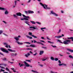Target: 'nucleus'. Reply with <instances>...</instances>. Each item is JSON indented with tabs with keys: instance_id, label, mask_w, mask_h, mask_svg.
<instances>
[{
	"instance_id": "59",
	"label": "nucleus",
	"mask_w": 73,
	"mask_h": 73,
	"mask_svg": "<svg viewBox=\"0 0 73 73\" xmlns=\"http://www.w3.org/2000/svg\"><path fill=\"white\" fill-rule=\"evenodd\" d=\"M3 33V31H0V34H1V33Z\"/></svg>"
},
{
	"instance_id": "38",
	"label": "nucleus",
	"mask_w": 73,
	"mask_h": 73,
	"mask_svg": "<svg viewBox=\"0 0 73 73\" xmlns=\"http://www.w3.org/2000/svg\"><path fill=\"white\" fill-rule=\"evenodd\" d=\"M36 23H37L38 24H39V25H41V23L38 22H36Z\"/></svg>"
},
{
	"instance_id": "52",
	"label": "nucleus",
	"mask_w": 73,
	"mask_h": 73,
	"mask_svg": "<svg viewBox=\"0 0 73 73\" xmlns=\"http://www.w3.org/2000/svg\"><path fill=\"white\" fill-rule=\"evenodd\" d=\"M37 54V52H36L35 53V54H33V56H36Z\"/></svg>"
},
{
	"instance_id": "22",
	"label": "nucleus",
	"mask_w": 73,
	"mask_h": 73,
	"mask_svg": "<svg viewBox=\"0 0 73 73\" xmlns=\"http://www.w3.org/2000/svg\"><path fill=\"white\" fill-rule=\"evenodd\" d=\"M14 39H15L16 41H19V38H18V37H17L16 38H14Z\"/></svg>"
},
{
	"instance_id": "23",
	"label": "nucleus",
	"mask_w": 73,
	"mask_h": 73,
	"mask_svg": "<svg viewBox=\"0 0 73 73\" xmlns=\"http://www.w3.org/2000/svg\"><path fill=\"white\" fill-rule=\"evenodd\" d=\"M26 36L27 38H29L30 39H32V37H30L28 35H27Z\"/></svg>"
},
{
	"instance_id": "29",
	"label": "nucleus",
	"mask_w": 73,
	"mask_h": 73,
	"mask_svg": "<svg viewBox=\"0 0 73 73\" xmlns=\"http://www.w3.org/2000/svg\"><path fill=\"white\" fill-rule=\"evenodd\" d=\"M42 48H43V49H47V48L46 47H44V46H42Z\"/></svg>"
},
{
	"instance_id": "30",
	"label": "nucleus",
	"mask_w": 73,
	"mask_h": 73,
	"mask_svg": "<svg viewBox=\"0 0 73 73\" xmlns=\"http://www.w3.org/2000/svg\"><path fill=\"white\" fill-rule=\"evenodd\" d=\"M24 44H31V43L28 42H25L24 43Z\"/></svg>"
},
{
	"instance_id": "62",
	"label": "nucleus",
	"mask_w": 73,
	"mask_h": 73,
	"mask_svg": "<svg viewBox=\"0 0 73 73\" xmlns=\"http://www.w3.org/2000/svg\"><path fill=\"white\" fill-rule=\"evenodd\" d=\"M3 35H5V36H8V35H7L3 33Z\"/></svg>"
},
{
	"instance_id": "12",
	"label": "nucleus",
	"mask_w": 73,
	"mask_h": 73,
	"mask_svg": "<svg viewBox=\"0 0 73 73\" xmlns=\"http://www.w3.org/2000/svg\"><path fill=\"white\" fill-rule=\"evenodd\" d=\"M25 23L26 24H27V25L30 26V25H29V21H25Z\"/></svg>"
},
{
	"instance_id": "47",
	"label": "nucleus",
	"mask_w": 73,
	"mask_h": 73,
	"mask_svg": "<svg viewBox=\"0 0 73 73\" xmlns=\"http://www.w3.org/2000/svg\"><path fill=\"white\" fill-rule=\"evenodd\" d=\"M61 29H60L59 30V32L58 33H60V32H61Z\"/></svg>"
},
{
	"instance_id": "44",
	"label": "nucleus",
	"mask_w": 73,
	"mask_h": 73,
	"mask_svg": "<svg viewBox=\"0 0 73 73\" xmlns=\"http://www.w3.org/2000/svg\"><path fill=\"white\" fill-rule=\"evenodd\" d=\"M1 72H5V70H4L3 69H1Z\"/></svg>"
},
{
	"instance_id": "26",
	"label": "nucleus",
	"mask_w": 73,
	"mask_h": 73,
	"mask_svg": "<svg viewBox=\"0 0 73 73\" xmlns=\"http://www.w3.org/2000/svg\"><path fill=\"white\" fill-rule=\"evenodd\" d=\"M33 41L34 43H36H36H37V44H38V42H37V41H36V40H34Z\"/></svg>"
},
{
	"instance_id": "46",
	"label": "nucleus",
	"mask_w": 73,
	"mask_h": 73,
	"mask_svg": "<svg viewBox=\"0 0 73 73\" xmlns=\"http://www.w3.org/2000/svg\"><path fill=\"white\" fill-rule=\"evenodd\" d=\"M31 71H32V72H34V73H35L36 72V71H34V70H31Z\"/></svg>"
},
{
	"instance_id": "27",
	"label": "nucleus",
	"mask_w": 73,
	"mask_h": 73,
	"mask_svg": "<svg viewBox=\"0 0 73 73\" xmlns=\"http://www.w3.org/2000/svg\"><path fill=\"white\" fill-rule=\"evenodd\" d=\"M25 61H28V62H31V60H25Z\"/></svg>"
},
{
	"instance_id": "45",
	"label": "nucleus",
	"mask_w": 73,
	"mask_h": 73,
	"mask_svg": "<svg viewBox=\"0 0 73 73\" xmlns=\"http://www.w3.org/2000/svg\"><path fill=\"white\" fill-rule=\"evenodd\" d=\"M23 63H24V64H28L27 63V62H26V61H24L23 62Z\"/></svg>"
},
{
	"instance_id": "9",
	"label": "nucleus",
	"mask_w": 73,
	"mask_h": 73,
	"mask_svg": "<svg viewBox=\"0 0 73 73\" xmlns=\"http://www.w3.org/2000/svg\"><path fill=\"white\" fill-rule=\"evenodd\" d=\"M30 47H32V48H35V47H36L37 46H36L33 44H31L30 46Z\"/></svg>"
},
{
	"instance_id": "50",
	"label": "nucleus",
	"mask_w": 73,
	"mask_h": 73,
	"mask_svg": "<svg viewBox=\"0 0 73 73\" xmlns=\"http://www.w3.org/2000/svg\"><path fill=\"white\" fill-rule=\"evenodd\" d=\"M3 44H4V45H8V44H7V43H3Z\"/></svg>"
},
{
	"instance_id": "11",
	"label": "nucleus",
	"mask_w": 73,
	"mask_h": 73,
	"mask_svg": "<svg viewBox=\"0 0 73 73\" xmlns=\"http://www.w3.org/2000/svg\"><path fill=\"white\" fill-rule=\"evenodd\" d=\"M44 51H40L39 53L40 55H42L44 53Z\"/></svg>"
},
{
	"instance_id": "53",
	"label": "nucleus",
	"mask_w": 73,
	"mask_h": 73,
	"mask_svg": "<svg viewBox=\"0 0 73 73\" xmlns=\"http://www.w3.org/2000/svg\"><path fill=\"white\" fill-rule=\"evenodd\" d=\"M13 16L14 17H17V16L16 15L14 14L13 15Z\"/></svg>"
},
{
	"instance_id": "49",
	"label": "nucleus",
	"mask_w": 73,
	"mask_h": 73,
	"mask_svg": "<svg viewBox=\"0 0 73 73\" xmlns=\"http://www.w3.org/2000/svg\"><path fill=\"white\" fill-rule=\"evenodd\" d=\"M3 21V23H5V24H7V23L5 22V21Z\"/></svg>"
},
{
	"instance_id": "5",
	"label": "nucleus",
	"mask_w": 73,
	"mask_h": 73,
	"mask_svg": "<svg viewBox=\"0 0 73 73\" xmlns=\"http://www.w3.org/2000/svg\"><path fill=\"white\" fill-rule=\"evenodd\" d=\"M16 15L17 16H21H21L22 15V14H21L20 13H16Z\"/></svg>"
},
{
	"instance_id": "31",
	"label": "nucleus",
	"mask_w": 73,
	"mask_h": 73,
	"mask_svg": "<svg viewBox=\"0 0 73 73\" xmlns=\"http://www.w3.org/2000/svg\"><path fill=\"white\" fill-rule=\"evenodd\" d=\"M31 36H32V37H33L34 38H37V36H35L34 35H31Z\"/></svg>"
},
{
	"instance_id": "3",
	"label": "nucleus",
	"mask_w": 73,
	"mask_h": 73,
	"mask_svg": "<svg viewBox=\"0 0 73 73\" xmlns=\"http://www.w3.org/2000/svg\"><path fill=\"white\" fill-rule=\"evenodd\" d=\"M48 6L46 4H44V9H50V7H47Z\"/></svg>"
},
{
	"instance_id": "57",
	"label": "nucleus",
	"mask_w": 73,
	"mask_h": 73,
	"mask_svg": "<svg viewBox=\"0 0 73 73\" xmlns=\"http://www.w3.org/2000/svg\"><path fill=\"white\" fill-rule=\"evenodd\" d=\"M15 5L16 6V3H17V1H15Z\"/></svg>"
},
{
	"instance_id": "61",
	"label": "nucleus",
	"mask_w": 73,
	"mask_h": 73,
	"mask_svg": "<svg viewBox=\"0 0 73 73\" xmlns=\"http://www.w3.org/2000/svg\"><path fill=\"white\" fill-rule=\"evenodd\" d=\"M31 0H29V1L27 2L28 3H31Z\"/></svg>"
},
{
	"instance_id": "16",
	"label": "nucleus",
	"mask_w": 73,
	"mask_h": 73,
	"mask_svg": "<svg viewBox=\"0 0 73 73\" xmlns=\"http://www.w3.org/2000/svg\"><path fill=\"white\" fill-rule=\"evenodd\" d=\"M67 50H68V51H69L70 52H71V53H73V50H71V49L68 48L67 49Z\"/></svg>"
},
{
	"instance_id": "58",
	"label": "nucleus",
	"mask_w": 73,
	"mask_h": 73,
	"mask_svg": "<svg viewBox=\"0 0 73 73\" xmlns=\"http://www.w3.org/2000/svg\"><path fill=\"white\" fill-rule=\"evenodd\" d=\"M50 73H57V72H54L53 71H50Z\"/></svg>"
},
{
	"instance_id": "24",
	"label": "nucleus",
	"mask_w": 73,
	"mask_h": 73,
	"mask_svg": "<svg viewBox=\"0 0 73 73\" xmlns=\"http://www.w3.org/2000/svg\"><path fill=\"white\" fill-rule=\"evenodd\" d=\"M69 58H72V59H73V57L72 56V55H70L69 56Z\"/></svg>"
},
{
	"instance_id": "55",
	"label": "nucleus",
	"mask_w": 73,
	"mask_h": 73,
	"mask_svg": "<svg viewBox=\"0 0 73 73\" xmlns=\"http://www.w3.org/2000/svg\"><path fill=\"white\" fill-rule=\"evenodd\" d=\"M29 35L30 36L32 35V34L30 32L29 33Z\"/></svg>"
},
{
	"instance_id": "33",
	"label": "nucleus",
	"mask_w": 73,
	"mask_h": 73,
	"mask_svg": "<svg viewBox=\"0 0 73 73\" xmlns=\"http://www.w3.org/2000/svg\"><path fill=\"white\" fill-rule=\"evenodd\" d=\"M7 60V58H4L3 59V61H6Z\"/></svg>"
},
{
	"instance_id": "18",
	"label": "nucleus",
	"mask_w": 73,
	"mask_h": 73,
	"mask_svg": "<svg viewBox=\"0 0 73 73\" xmlns=\"http://www.w3.org/2000/svg\"><path fill=\"white\" fill-rule=\"evenodd\" d=\"M59 66H66V64H59Z\"/></svg>"
},
{
	"instance_id": "15",
	"label": "nucleus",
	"mask_w": 73,
	"mask_h": 73,
	"mask_svg": "<svg viewBox=\"0 0 73 73\" xmlns=\"http://www.w3.org/2000/svg\"><path fill=\"white\" fill-rule=\"evenodd\" d=\"M11 56H17V53H15V54H14V53H12L11 54Z\"/></svg>"
},
{
	"instance_id": "25",
	"label": "nucleus",
	"mask_w": 73,
	"mask_h": 73,
	"mask_svg": "<svg viewBox=\"0 0 73 73\" xmlns=\"http://www.w3.org/2000/svg\"><path fill=\"white\" fill-rule=\"evenodd\" d=\"M5 9L4 8L1 7H0V10H5Z\"/></svg>"
},
{
	"instance_id": "4",
	"label": "nucleus",
	"mask_w": 73,
	"mask_h": 73,
	"mask_svg": "<svg viewBox=\"0 0 73 73\" xmlns=\"http://www.w3.org/2000/svg\"><path fill=\"white\" fill-rule=\"evenodd\" d=\"M51 13L52 14V15H54L55 16H58V15L56 14V13L53 12V11H51Z\"/></svg>"
},
{
	"instance_id": "64",
	"label": "nucleus",
	"mask_w": 73,
	"mask_h": 73,
	"mask_svg": "<svg viewBox=\"0 0 73 73\" xmlns=\"http://www.w3.org/2000/svg\"><path fill=\"white\" fill-rule=\"evenodd\" d=\"M71 39L72 41H73V37H72Z\"/></svg>"
},
{
	"instance_id": "60",
	"label": "nucleus",
	"mask_w": 73,
	"mask_h": 73,
	"mask_svg": "<svg viewBox=\"0 0 73 73\" xmlns=\"http://www.w3.org/2000/svg\"><path fill=\"white\" fill-rule=\"evenodd\" d=\"M40 41H41V42H45L44 41L42 40H41Z\"/></svg>"
},
{
	"instance_id": "48",
	"label": "nucleus",
	"mask_w": 73,
	"mask_h": 73,
	"mask_svg": "<svg viewBox=\"0 0 73 73\" xmlns=\"http://www.w3.org/2000/svg\"><path fill=\"white\" fill-rule=\"evenodd\" d=\"M38 44H40L42 45H44V44L42 43L39 42H38Z\"/></svg>"
},
{
	"instance_id": "8",
	"label": "nucleus",
	"mask_w": 73,
	"mask_h": 73,
	"mask_svg": "<svg viewBox=\"0 0 73 73\" xmlns=\"http://www.w3.org/2000/svg\"><path fill=\"white\" fill-rule=\"evenodd\" d=\"M28 13L29 14H31V13H34V11H28Z\"/></svg>"
},
{
	"instance_id": "56",
	"label": "nucleus",
	"mask_w": 73,
	"mask_h": 73,
	"mask_svg": "<svg viewBox=\"0 0 73 73\" xmlns=\"http://www.w3.org/2000/svg\"><path fill=\"white\" fill-rule=\"evenodd\" d=\"M24 66V64H21L20 66V67H21V66Z\"/></svg>"
},
{
	"instance_id": "13",
	"label": "nucleus",
	"mask_w": 73,
	"mask_h": 73,
	"mask_svg": "<svg viewBox=\"0 0 73 73\" xmlns=\"http://www.w3.org/2000/svg\"><path fill=\"white\" fill-rule=\"evenodd\" d=\"M55 38H60L61 37H62V36H55Z\"/></svg>"
},
{
	"instance_id": "28",
	"label": "nucleus",
	"mask_w": 73,
	"mask_h": 73,
	"mask_svg": "<svg viewBox=\"0 0 73 73\" xmlns=\"http://www.w3.org/2000/svg\"><path fill=\"white\" fill-rule=\"evenodd\" d=\"M40 5H42V7H43L44 8V7H45V4H44L43 5H42V3H40Z\"/></svg>"
},
{
	"instance_id": "54",
	"label": "nucleus",
	"mask_w": 73,
	"mask_h": 73,
	"mask_svg": "<svg viewBox=\"0 0 73 73\" xmlns=\"http://www.w3.org/2000/svg\"><path fill=\"white\" fill-rule=\"evenodd\" d=\"M5 47L6 48H8V45H7L5 46Z\"/></svg>"
},
{
	"instance_id": "2",
	"label": "nucleus",
	"mask_w": 73,
	"mask_h": 73,
	"mask_svg": "<svg viewBox=\"0 0 73 73\" xmlns=\"http://www.w3.org/2000/svg\"><path fill=\"white\" fill-rule=\"evenodd\" d=\"M0 50H1V51H2V52H5L7 53H9L8 51L3 48H0Z\"/></svg>"
},
{
	"instance_id": "43",
	"label": "nucleus",
	"mask_w": 73,
	"mask_h": 73,
	"mask_svg": "<svg viewBox=\"0 0 73 73\" xmlns=\"http://www.w3.org/2000/svg\"><path fill=\"white\" fill-rule=\"evenodd\" d=\"M71 38H72V37H68L67 38V39H68V40H71Z\"/></svg>"
},
{
	"instance_id": "17",
	"label": "nucleus",
	"mask_w": 73,
	"mask_h": 73,
	"mask_svg": "<svg viewBox=\"0 0 73 73\" xmlns=\"http://www.w3.org/2000/svg\"><path fill=\"white\" fill-rule=\"evenodd\" d=\"M22 16H23V17H25L26 18H28V19H30V17L28 16H26L24 14H22Z\"/></svg>"
},
{
	"instance_id": "63",
	"label": "nucleus",
	"mask_w": 73,
	"mask_h": 73,
	"mask_svg": "<svg viewBox=\"0 0 73 73\" xmlns=\"http://www.w3.org/2000/svg\"><path fill=\"white\" fill-rule=\"evenodd\" d=\"M0 54H1V55H2V56H3L4 54L0 52Z\"/></svg>"
},
{
	"instance_id": "10",
	"label": "nucleus",
	"mask_w": 73,
	"mask_h": 73,
	"mask_svg": "<svg viewBox=\"0 0 73 73\" xmlns=\"http://www.w3.org/2000/svg\"><path fill=\"white\" fill-rule=\"evenodd\" d=\"M16 42H17V43H18V44H19V45H23V43L19 42L18 41H16Z\"/></svg>"
},
{
	"instance_id": "37",
	"label": "nucleus",
	"mask_w": 73,
	"mask_h": 73,
	"mask_svg": "<svg viewBox=\"0 0 73 73\" xmlns=\"http://www.w3.org/2000/svg\"><path fill=\"white\" fill-rule=\"evenodd\" d=\"M53 47V48H57V46H53L52 45H51Z\"/></svg>"
},
{
	"instance_id": "7",
	"label": "nucleus",
	"mask_w": 73,
	"mask_h": 73,
	"mask_svg": "<svg viewBox=\"0 0 73 73\" xmlns=\"http://www.w3.org/2000/svg\"><path fill=\"white\" fill-rule=\"evenodd\" d=\"M31 54L29 53H28L27 54H25V56L26 57H28V56H30Z\"/></svg>"
},
{
	"instance_id": "40",
	"label": "nucleus",
	"mask_w": 73,
	"mask_h": 73,
	"mask_svg": "<svg viewBox=\"0 0 73 73\" xmlns=\"http://www.w3.org/2000/svg\"><path fill=\"white\" fill-rule=\"evenodd\" d=\"M39 66H40V67H42L43 66V65L42 64H39Z\"/></svg>"
},
{
	"instance_id": "51",
	"label": "nucleus",
	"mask_w": 73,
	"mask_h": 73,
	"mask_svg": "<svg viewBox=\"0 0 73 73\" xmlns=\"http://www.w3.org/2000/svg\"><path fill=\"white\" fill-rule=\"evenodd\" d=\"M46 29V28L45 27L42 28H41V30H42V29Z\"/></svg>"
},
{
	"instance_id": "36",
	"label": "nucleus",
	"mask_w": 73,
	"mask_h": 73,
	"mask_svg": "<svg viewBox=\"0 0 73 73\" xmlns=\"http://www.w3.org/2000/svg\"><path fill=\"white\" fill-rule=\"evenodd\" d=\"M7 49L9 51H10V52H12V50L11 49L8 48Z\"/></svg>"
},
{
	"instance_id": "21",
	"label": "nucleus",
	"mask_w": 73,
	"mask_h": 73,
	"mask_svg": "<svg viewBox=\"0 0 73 73\" xmlns=\"http://www.w3.org/2000/svg\"><path fill=\"white\" fill-rule=\"evenodd\" d=\"M30 22L33 24H36V22L34 21H30Z\"/></svg>"
},
{
	"instance_id": "42",
	"label": "nucleus",
	"mask_w": 73,
	"mask_h": 73,
	"mask_svg": "<svg viewBox=\"0 0 73 73\" xmlns=\"http://www.w3.org/2000/svg\"><path fill=\"white\" fill-rule=\"evenodd\" d=\"M25 13H26V14L27 15H28V11H25Z\"/></svg>"
},
{
	"instance_id": "34",
	"label": "nucleus",
	"mask_w": 73,
	"mask_h": 73,
	"mask_svg": "<svg viewBox=\"0 0 73 73\" xmlns=\"http://www.w3.org/2000/svg\"><path fill=\"white\" fill-rule=\"evenodd\" d=\"M55 61H58V59L57 58H56L54 59Z\"/></svg>"
},
{
	"instance_id": "1",
	"label": "nucleus",
	"mask_w": 73,
	"mask_h": 73,
	"mask_svg": "<svg viewBox=\"0 0 73 73\" xmlns=\"http://www.w3.org/2000/svg\"><path fill=\"white\" fill-rule=\"evenodd\" d=\"M58 41L60 42V43H61V44H64L65 45H69V44H70V42H71V40H66L64 41L63 42V43L61 41V40H58Z\"/></svg>"
},
{
	"instance_id": "6",
	"label": "nucleus",
	"mask_w": 73,
	"mask_h": 73,
	"mask_svg": "<svg viewBox=\"0 0 73 73\" xmlns=\"http://www.w3.org/2000/svg\"><path fill=\"white\" fill-rule=\"evenodd\" d=\"M29 28H33V29H36V30H38V28H37V27H30Z\"/></svg>"
},
{
	"instance_id": "14",
	"label": "nucleus",
	"mask_w": 73,
	"mask_h": 73,
	"mask_svg": "<svg viewBox=\"0 0 73 73\" xmlns=\"http://www.w3.org/2000/svg\"><path fill=\"white\" fill-rule=\"evenodd\" d=\"M21 20H27L28 21L29 20V19L25 18H24L23 19H21Z\"/></svg>"
},
{
	"instance_id": "35",
	"label": "nucleus",
	"mask_w": 73,
	"mask_h": 73,
	"mask_svg": "<svg viewBox=\"0 0 73 73\" xmlns=\"http://www.w3.org/2000/svg\"><path fill=\"white\" fill-rule=\"evenodd\" d=\"M47 59H48V58H46L45 59H43V60H42L43 61H45V60H47Z\"/></svg>"
},
{
	"instance_id": "19",
	"label": "nucleus",
	"mask_w": 73,
	"mask_h": 73,
	"mask_svg": "<svg viewBox=\"0 0 73 73\" xmlns=\"http://www.w3.org/2000/svg\"><path fill=\"white\" fill-rule=\"evenodd\" d=\"M27 67H29V66H30V67H32V66H30L29 65V64H25V65Z\"/></svg>"
},
{
	"instance_id": "41",
	"label": "nucleus",
	"mask_w": 73,
	"mask_h": 73,
	"mask_svg": "<svg viewBox=\"0 0 73 73\" xmlns=\"http://www.w3.org/2000/svg\"><path fill=\"white\" fill-rule=\"evenodd\" d=\"M6 70H7V71H9V69L8 68H6Z\"/></svg>"
},
{
	"instance_id": "39",
	"label": "nucleus",
	"mask_w": 73,
	"mask_h": 73,
	"mask_svg": "<svg viewBox=\"0 0 73 73\" xmlns=\"http://www.w3.org/2000/svg\"><path fill=\"white\" fill-rule=\"evenodd\" d=\"M58 62L59 64H62L61 63V61L60 60H58Z\"/></svg>"
},
{
	"instance_id": "32",
	"label": "nucleus",
	"mask_w": 73,
	"mask_h": 73,
	"mask_svg": "<svg viewBox=\"0 0 73 73\" xmlns=\"http://www.w3.org/2000/svg\"><path fill=\"white\" fill-rule=\"evenodd\" d=\"M50 59L51 60H54V58L52 56L51 57Z\"/></svg>"
},
{
	"instance_id": "20",
	"label": "nucleus",
	"mask_w": 73,
	"mask_h": 73,
	"mask_svg": "<svg viewBox=\"0 0 73 73\" xmlns=\"http://www.w3.org/2000/svg\"><path fill=\"white\" fill-rule=\"evenodd\" d=\"M9 13V12L8 11L6 10L5 12V15H7Z\"/></svg>"
}]
</instances>
